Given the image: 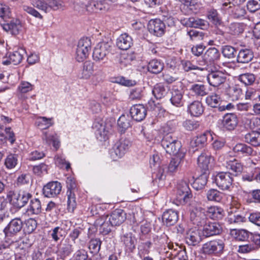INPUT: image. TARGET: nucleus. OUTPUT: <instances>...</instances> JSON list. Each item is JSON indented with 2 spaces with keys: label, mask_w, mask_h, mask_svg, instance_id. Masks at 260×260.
<instances>
[{
  "label": "nucleus",
  "mask_w": 260,
  "mask_h": 260,
  "mask_svg": "<svg viewBox=\"0 0 260 260\" xmlns=\"http://www.w3.org/2000/svg\"><path fill=\"white\" fill-rule=\"evenodd\" d=\"M126 219V213L121 209L115 210L110 215L103 216L97 219L95 224L100 226V230L103 234L106 235L111 231V227L119 226Z\"/></svg>",
  "instance_id": "1"
},
{
  "label": "nucleus",
  "mask_w": 260,
  "mask_h": 260,
  "mask_svg": "<svg viewBox=\"0 0 260 260\" xmlns=\"http://www.w3.org/2000/svg\"><path fill=\"white\" fill-rule=\"evenodd\" d=\"M34 7L45 13L51 10H63L64 5L61 0H30Z\"/></svg>",
  "instance_id": "2"
},
{
  "label": "nucleus",
  "mask_w": 260,
  "mask_h": 260,
  "mask_svg": "<svg viewBox=\"0 0 260 260\" xmlns=\"http://www.w3.org/2000/svg\"><path fill=\"white\" fill-rule=\"evenodd\" d=\"M190 219L193 224L202 226L207 220L205 210L195 201L190 204Z\"/></svg>",
  "instance_id": "3"
},
{
  "label": "nucleus",
  "mask_w": 260,
  "mask_h": 260,
  "mask_svg": "<svg viewBox=\"0 0 260 260\" xmlns=\"http://www.w3.org/2000/svg\"><path fill=\"white\" fill-rule=\"evenodd\" d=\"M91 42L88 38L81 39L78 43L75 59L78 62L83 61L88 56L89 51L91 49Z\"/></svg>",
  "instance_id": "4"
},
{
  "label": "nucleus",
  "mask_w": 260,
  "mask_h": 260,
  "mask_svg": "<svg viewBox=\"0 0 260 260\" xmlns=\"http://www.w3.org/2000/svg\"><path fill=\"white\" fill-rule=\"evenodd\" d=\"M111 50V44L109 42H102L98 43L94 49L92 57L96 62L105 61Z\"/></svg>",
  "instance_id": "5"
},
{
  "label": "nucleus",
  "mask_w": 260,
  "mask_h": 260,
  "mask_svg": "<svg viewBox=\"0 0 260 260\" xmlns=\"http://www.w3.org/2000/svg\"><path fill=\"white\" fill-rule=\"evenodd\" d=\"M224 243L223 240L216 239L204 243L202 247L201 251L205 254H218L223 252Z\"/></svg>",
  "instance_id": "6"
},
{
  "label": "nucleus",
  "mask_w": 260,
  "mask_h": 260,
  "mask_svg": "<svg viewBox=\"0 0 260 260\" xmlns=\"http://www.w3.org/2000/svg\"><path fill=\"white\" fill-rule=\"evenodd\" d=\"M161 145L168 153L172 155H179L181 143L173 138L171 134H167L164 137Z\"/></svg>",
  "instance_id": "7"
},
{
  "label": "nucleus",
  "mask_w": 260,
  "mask_h": 260,
  "mask_svg": "<svg viewBox=\"0 0 260 260\" xmlns=\"http://www.w3.org/2000/svg\"><path fill=\"white\" fill-rule=\"evenodd\" d=\"M131 145V142L127 139H120L114 145L112 150L111 151V157L116 160L121 158L128 150Z\"/></svg>",
  "instance_id": "8"
},
{
  "label": "nucleus",
  "mask_w": 260,
  "mask_h": 260,
  "mask_svg": "<svg viewBox=\"0 0 260 260\" xmlns=\"http://www.w3.org/2000/svg\"><path fill=\"white\" fill-rule=\"evenodd\" d=\"M189 181L186 178L179 182L177 187V199L180 203H186L192 197L189 187Z\"/></svg>",
  "instance_id": "9"
},
{
  "label": "nucleus",
  "mask_w": 260,
  "mask_h": 260,
  "mask_svg": "<svg viewBox=\"0 0 260 260\" xmlns=\"http://www.w3.org/2000/svg\"><path fill=\"white\" fill-rule=\"evenodd\" d=\"M11 196L10 202L17 208L24 207L28 200L31 198V194L25 191H19L18 192H10L9 196Z\"/></svg>",
  "instance_id": "10"
},
{
  "label": "nucleus",
  "mask_w": 260,
  "mask_h": 260,
  "mask_svg": "<svg viewBox=\"0 0 260 260\" xmlns=\"http://www.w3.org/2000/svg\"><path fill=\"white\" fill-rule=\"evenodd\" d=\"M214 181L220 189L227 190L230 189L233 180L230 172H221L216 175Z\"/></svg>",
  "instance_id": "11"
},
{
  "label": "nucleus",
  "mask_w": 260,
  "mask_h": 260,
  "mask_svg": "<svg viewBox=\"0 0 260 260\" xmlns=\"http://www.w3.org/2000/svg\"><path fill=\"white\" fill-rule=\"evenodd\" d=\"M220 57V53L215 47H211L208 49L203 55V60L200 63V65H211L218 60Z\"/></svg>",
  "instance_id": "12"
},
{
  "label": "nucleus",
  "mask_w": 260,
  "mask_h": 260,
  "mask_svg": "<svg viewBox=\"0 0 260 260\" xmlns=\"http://www.w3.org/2000/svg\"><path fill=\"white\" fill-rule=\"evenodd\" d=\"M201 231L194 227L189 229L185 235L186 243L191 246L197 245L202 240Z\"/></svg>",
  "instance_id": "13"
},
{
  "label": "nucleus",
  "mask_w": 260,
  "mask_h": 260,
  "mask_svg": "<svg viewBox=\"0 0 260 260\" xmlns=\"http://www.w3.org/2000/svg\"><path fill=\"white\" fill-rule=\"evenodd\" d=\"M22 221L20 218L12 219L4 230L6 237H12L19 233L22 228Z\"/></svg>",
  "instance_id": "14"
},
{
  "label": "nucleus",
  "mask_w": 260,
  "mask_h": 260,
  "mask_svg": "<svg viewBox=\"0 0 260 260\" xmlns=\"http://www.w3.org/2000/svg\"><path fill=\"white\" fill-rule=\"evenodd\" d=\"M226 75L221 71L212 72L207 76V80L209 84L217 87L225 82Z\"/></svg>",
  "instance_id": "15"
},
{
  "label": "nucleus",
  "mask_w": 260,
  "mask_h": 260,
  "mask_svg": "<svg viewBox=\"0 0 260 260\" xmlns=\"http://www.w3.org/2000/svg\"><path fill=\"white\" fill-rule=\"evenodd\" d=\"M165 25L159 19L150 20L148 24L149 31L156 36H161L165 32Z\"/></svg>",
  "instance_id": "16"
},
{
  "label": "nucleus",
  "mask_w": 260,
  "mask_h": 260,
  "mask_svg": "<svg viewBox=\"0 0 260 260\" xmlns=\"http://www.w3.org/2000/svg\"><path fill=\"white\" fill-rule=\"evenodd\" d=\"M61 190V184L57 181L48 183L43 188V193L48 198H52L59 194Z\"/></svg>",
  "instance_id": "17"
},
{
  "label": "nucleus",
  "mask_w": 260,
  "mask_h": 260,
  "mask_svg": "<svg viewBox=\"0 0 260 260\" xmlns=\"http://www.w3.org/2000/svg\"><path fill=\"white\" fill-rule=\"evenodd\" d=\"M131 116L137 121L143 120L146 117L147 111L143 105L141 104L135 105L130 109Z\"/></svg>",
  "instance_id": "18"
},
{
  "label": "nucleus",
  "mask_w": 260,
  "mask_h": 260,
  "mask_svg": "<svg viewBox=\"0 0 260 260\" xmlns=\"http://www.w3.org/2000/svg\"><path fill=\"white\" fill-rule=\"evenodd\" d=\"M181 23L187 27L204 29L207 26L206 20L196 17L184 18L181 20Z\"/></svg>",
  "instance_id": "19"
},
{
  "label": "nucleus",
  "mask_w": 260,
  "mask_h": 260,
  "mask_svg": "<svg viewBox=\"0 0 260 260\" xmlns=\"http://www.w3.org/2000/svg\"><path fill=\"white\" fill-rule=\"evenodd\" d=\"M203 225V234L206 237L219 234L221 231V226L217 222H206Z\"/></svg>",
  "instance_id": "20"
},
{
  "label": "nucleus",
  "mask_w": 260,
  "mask_h": 260,
  "mask_svg": "<svg viewBox=\"0 0 260 260\" xmlns=\"http://www.w3.org/2000/svg\"><path fill=\"white\" fill-rule=\"evenodd\" d=\"M222 123L223 126L226 129L233 130L238 125V117L234 113L226 114L223 117Z\"/></svg>",
  "instance_id": "21"
},
{
  "label": "nucleus",
  "mask_w": 260,
  "mask_h": 260,
  "mask_svg": "<svg viewBox=\"0 0 260 260\" xmlns=\"http://www.w3.org/2000/svg\"><path fill=\"white\" fill-rule=\"evenodd\" d=\"M24 52V51L20 49L18 51L11 53L9 57L3 61V63L5 65H9L10 64L17 65L19 64L23 58Z\"/></svg>",
  "instance_id": "22"
},
{
  "label": "nucleus",
  "mask_w": 260,
  "mask_h": 260,
  "mask_svg": "<svg viewBox=\"0 0 260 260\" xmlns=\"http://www.w3.org/2000/svg\"><path fill=\"white\" fill-rule=\"evenodd\" d=\"M225 167L232 173H235V175L241 173L243 169V165L239 160L234 158L229 159L228 156H226L225 160Z\"/></svg>",
  "instance_id": "23"
},
{
  "label": "nucleus",
  "mask_w": 260,
  "mask_h": 260,
  "mask_svg": "<svg viewBox=\"0 0 260 260\" xmlns=\"http://www.w3.org/2000/svg\"><path fill=\"white\" fill-rule=\"evenodd\" d=\"M189 91L192 95L198 98L207 95L209 90L206 85L201 83H196L190 86Z\"/></svg>",
  "instance_id": "24"
},
{
  "label": "nucleus",
  "mask_w": 260,
  "mask_h": 260,
  "mask_svg": "<svg viewBox=\"0 0 260 260\" xmlns=\"http://www.w3.org/2000/svg\"><path fill=\"white\" fill-rule=\"evenodd\" d=\"M252 114L247 113L242 117V121L246 126L253 129H260V118L252 116Z\"/></svg>",
  "instance_id": "25"
},
{
  "label": "nucleus",
  "mask_w": 260,
  "mask_h": 260,
  "mask_svg": "<svg viewBox=\"0 0 260 260\" xmlns=\"http://www.w3.org/2000/svg\"><path fill=\"white\" fill-rule=\"evenodd\" d=\"M8 140L11 144H13L15 141V134L11 128L6 127L0 125V142L5 143Z\"/></svg>",
  "instance_id": "26"
},
{
  "label": "nucleus",
  "mask_w": 260,
  "mask_h": 260,
  "mask_svg": "<svg viewBox=\"0 0 260 260\" xmlns=\"http://www.w3.org/2000/svg\"><path fill=\"white\" fill-rule=\"evenodd\" d=\"M132 44V38L126 33L121 34L117 39L116 45L121 50H127Z\"/></svg>",
  "instance_id": "27"
},
{
  "label": "nucleus",
  "mask_w": 260,
  "mask_h": 260,
  "mask_svg": "<svg viewBox=\"0 0 260 260\" xmlns=\"http://www.w3.org/2000/svg\"><path fill=\"white\" fill-rule=\"evenodd\" d=\"M187 111L191 116L198 117L203 113L204 108L201 102L195 101L188 105Z\"/></svg>",
  "instance_id": "28"
},
{
  "label": "nucleus",
  "mask_w": 260,
  "mask_h": 260,
  "mask_svg": "<svg viewBox=\"0 0 260 260\" xmlns=\"http://www.w3.org/2000/svg\"><path fill=\"white\" fill-rule=\"evenodd\" d=\"M43 140L48 144L52 143L53 147L57 150L60 147V142L59 137L56 133L49 134L45 132L43 134Z\"/></svg>",
  "instance_id": "29"
},
{
  "label": "nucleus",
  "mask_w": 260,
  "mask_h": 260,
  "mask_svg": "<svg viewBox=\"0 0 260 260\" xmlns=\"http://www.w3.org/2000/svg\"><path fill=\"white\" fill-rule=\"evenodd\" d=\"M178 213L172 209L166 211L162 215L163 221L168 225L175 224L178 220Z\"/></svg>",
  "instance_id": "30"
},
{
  "label": "nucleus",
  "mask_w": 260,
  "mask_h": 260,
  "mask_svg": "<svg viewBox=\"0 0 260 260\" xmlns=\"http://www.w3.org/2000/svg\"><path fill=\"white\" fill-rule=\"evenodd\" d=\"M21 28L20 20L13 19L10 22L5 24L3 28L7 31H10L13 35L18 34Z\"/></svg>",
  "instance_id": "31"
},
{
  "label": "nucleus",
  "mask_w": 260,
  "mask_h": 260,
  "mask_svg": "<svg viewBox=\"0 0 260 260\" xmlns=\"http://www.w3.org/2000/svg\"><path fill=\"white\" fill-rule=\"evenodd\" d=\"M213 159L208 153H202L198 158V166L203 170L208 169L209 165Z\"/></svg>",
  "instance_id": "32"
},
{
  "label": "nucleus",
  "mask_w": 260,
  "mask_h": 260,
  "mask_svg": "<svg viewBox=\"0 0 260 260\" xmlns=\"http://www.w3.org/2000/svg\"><path fill=\"white\" fill-rule=\"evenodd\" d=\"M208 137H212L209 132H206L203 134L194 137L190 142V145L192 147H202L207 142Z\"/></svg>",
  "instance_id": "33"
},
{
  "label": "nucleus",
  "mask_w": 260,
  "mask_h": 260,
  "mask_svg": "<svg viewBox=\"0 0 260 260\" xmlns=\"http://www.w3.org/2000/svg\"><path fill=\"white\" fill-rule=\"evenodd\" d=\"M253 57L252 52L247 49H241L237 56V61L240 63H246L250 61Z\"/></svg>",
  "instance_id": "34"
},
{
  "label": "nucleus",
  "mask_w": 260,
  "mask_h": 260,
  "mask_svg": "<svg viewBox=\"0 0 260 260\" xmlns=\"http://www.w3.org/2000/svg\"><path fill=\"white\" fill-rule=\"evenodd\" d=\"M207 213L210 218L214 220L222 219L224 214L222 209L215 206L208 207Z\"/></svg>",
  "instance_id": "35"
},
{
  "label": "nucleus",
  "mask_w": 260,
  "mask_h": 260,
  "mask_svg": "<svg viewBox=\"0 0 260 260\" xmlns=\"http://www.w3.org/2000/svg\"><path fill=\"white\" fill-rule=\"evenodd\" d=\"M93 67V62L90 61H85L83 64V70L79 75L80 78L88 79L94 72Z\"/></svg>",
  "instance_id": "36"
},
{
  "label": "nucleus",
  "mask_w": 260,
  "mask_h": 260,
  "mask_svg": "<svg viewBox=\"0 0 260 260\" xmlns=\"http://www.w3.org/2000/svg\"><path fill=\"white\" fill-rule=\"evenodd\" d=\"M41 204L38 199L31 200L30 204L27 209L26 212L28 215L38 214L41 212Z\"/></svg>",
  "instance_id": "37"
},
{
  "label": "nucleus",
  "mask_w": 260,
  "mask_h": 260,
  "mask_svg": "<svg viewBox=\"0 0 260 260\" xmlns=\"http://www.w3.org/2000/svg\"><path fill=\"white\" fill-rule=\"evenodd\" d=\"M233 151L237 155H251L253 152L251 147L243 143L236 144L233 149Z\"/></svg>",
  "instance_id": "38"
},
{
  "label": "nucleus",
  "mask_w": 260,
  "mask_h": 260,
  "mask_svg": "<svg viewBox=\"0 0 260 260\" xmlns=\"http://www.w3.org/2000/svg\"><path fill=\"white\" fill-rule=\"evenodd\" d=\"M131 116L122 115L118 119L117 124L121 132H124L126 129L131 127L132 119Z\"/></svg>",
  "instance_id": "39"
},
{
  "label": "nucleus",
  "mask_w": 260,
  "mask_h": 260,
  "mask_svg": "<svg viewBox=\"0 0 260 260\" xmlns=\"http://www.w3.org/2000/svg\"><path fill=\"white\" fill-rule=\"evenodd\" d=\"M183 92L182 90L178 89H173L172 91V96L170 99L171 103L176 106L181 107L183 106L182 101Z\"/></svg>",
  "instance_id": "40"
},
{
  "label": "nucleus",
  "mask_w": 260,
  "mask_h": 260,
  "mask_svg": "<svg viewBox=\"0 0 260 260\" xmlns=\"http://www.w3.org/2000/svg\"><path fill=\"white\" fill-rule=\"evenodd\" d=\"M245 140L246 142L254 146L260 145V133L253 131L248 133L245 136Z\"/></svg>",
  "instance_id": "41"
},
{
  "label": "nucleus",
  "mask_w": 260,
  "mask_h": 260,
  "mask_svg": "<svg viewBox=\"0 0 260 260\" xmlns=\"http://www.w3.org/2000/svg\"><path fill=\"white\" fill-rule=\"evenodd\" d=\"M206 102L211 107L216 108L221 105L222 100L220 95L213 93L206 98Z\"/></svg>",
  "instance_id": "42"
},
{
  "label": "nucleus",
  "mask_w": 260,
  "mask_h": 260,
  "mask_svg": "<svg viewBox=\"0 0 260 260\" xmlns=\"http://www.w3.org/2000/svg\"><path fill=\"white\" fill-rule=\"evenodd\" d=\"M249 232L245 230L232 229L230 231V235L232 237L238 241H244L249 237Z\"/></svg>",
  "instance_id": "43"
},
{
  "label": "nucleus",
  "mask_w": 260,
  "mask_h": 260,
  "mask_svg": "<svg viewBox=\"0 0 260 260\" xmlns=\"http://www.w3.org/2000/svg\"><path fill=\"white\" fill-rule=\"evenodd\" d=\"M206 197L208 201L219 202L223 198V193L215 189H210L206 192Z\"/></svg>",
  "instance_id": "44"
},
{
  "label": "nucleus",
  "mask_w": 260,
  "mask_h": 260,
  "mask_svg": "<svg viewBox=\"0 0 260 260\" xmlns=\"http://www.w3.org/2000/svg\"><path fill=\"white\" fill-rule=\"evenodd\" d=\"M36 124L40 129H47L53 125V118H48L46 117H40L37 118Z\"/></svg>",
  "instance_id": "45"
},
{
  "label": "nucleus",
  "mask_w": 260,
  "mask_h": 260,
  "mask_svg": "<svg viewBox=\"0 0 260 260\" xmlns=\"http://www.w3.org/2000/svg\"><path fill=\"white\" fill-rule=\"evenodd\" d=\"M164 68V63L157 59L151 60L148 66V71L154 74L160 73Z\"/></svg>",
  "instance_id": "46"
},
{
  "label": "nucleus",
  "mask_w": 260,
  "mask_h": 260,
  "mask_svg": "<svg viewBox=\"0 0 260 260\" xmlns=\"http://www.w3.org/2000/svg\"><path fill=\"white\" fill-rule=\"evenodd\" d=\"M122 241L129 250L132 251L135 248L136 239L132 233L125 234L122 238Z\"/></svg>",
  "instance_id": "47"
},
{
  "label": "nucleus",
  "mask_w": 260,
  "mask_h": 260,
  "mask_svg": "<svg viewBox=\"0 0 260 260\" xmlns=\"http://www.w3.org/2000/svg\"><path fill=\"white\" fill-rule=\"evenodd\" d=\"M168 90L163 85L158 84L154 86L152 93L156 99H161L167 94Z\"/></svg>",
  "instance_id": "48"
},
{
  "label": "nucleus",
  "mask_w": 260,
  "mask_h": 260,
  "mask_svg": "<svg viewBox=\"0 0 260 260\" xmlns=\"http://www.w3.org/2000/svg\"><path fill=\"white\" fill-rule=\"evenodd\" d=\"M67 195L68 210L69 212H73L76 206L75 194L71 189H69L67 192Z\"/></svg>",
  "instance_id": "49"
},
{
  "label": "nucleus",
  "mask_w": 260,
  "mask_h": 260,
  "mask_svg": "<svg viewBox=\"0 0 260 260\" xmlns=\"http://www.w3.org/2000/svg\"><path fill=\"white\" fill-rule=\"evenodd\" d=\"M74 10L80 14H85L86 12L89 13L90 10V6L89 5L86 4L83 2H76L74 4Z\"/></svg>",
  "instance_id": "50"
},
{
  "label": "nucleus",
  "mask_w": 260,
  "mask_h": 260,
  "mask_svg": "<svg viewBox=\"0 0 260 260\" xmlns=\"http://www.w3.org/2000/svg\"><path fill=\"white\" fill-rule=\"evenodd\" d=\"M18 155L15 154L8 155L5 161V165L7 168L9 169L14 168L18 164Z\"/></svg>",
  "instance_id": "51"
},
{
  "label": "nucleus",
  "mask_w": 260,
  "mask_h": 260,
  "mask_svg": "<svg viewBox=\"0 0 260 260\" xmlns=\"http://www.w3.org/2000/svg\"><path fill=\"white\" fill-rule=\"evenodd\" d=\"M230 224H240L246 221V218L238 214H230L227 218Z\"/></svg>",
  "instance_id": "52"
},
{
  "label": "nucleus",
  "mask_w": 260,
  "mask_h": 260,
  "mask_svg": "<svg viewBox=\"0 0 260 260\" xmlns=\"http://www.w3.org/2000/svg\"><path fill=\"white\" fill-rule=\"evenodd\" d=\"M55 164L60 168H65L68 170L70 168V164L67 161L62 155L57 154L54 157Z\"/></svg>",
  "instance_id": "53"
},
{
  "label": "nucleus",
  "mask_w": 260,
  "mask_h": 260,
  "mask_svg": "<svg viewBox=\"0 0 260 260\" xmlns=\"http://www.w3.org/2000/svg\"><path fill=\"white\" fill-rule=\"evenodd\" d=\"M207 179L205 175H201L196 179L192 183V187L196 190L202 189L206 184Z\"/></svg>",
  "instance_id": "54"
},
{
  "label": "nucleus",
  "mask_w": 260,
  "mask_h": 260,
  "mask_svg": "<svg viewBox=\"0 0 260 260\" xmlns=\"http://www.w3.org/2000/svg\"><path fill=\"white\" fill-rule=\"evenodd\" d=\"M89 6H90L91 11H89V13H97L106 8L105 5L101 1H92L89 4Z\"/></svg>",
  "instance_id": "55"
},
{
  "label": "nucleus",
  "mask_w": 260,
  "mask_h": 260,
  "mask_svg": "<svg viewBox=\"0 0 260 260\" xmlns=\"http://www.w3.org/2000/svg\"><path fill=\"white\" fill-rule=\"evenodd\" d=\"M48 166L44 163L40 164L33 167V172L38 176H43L48 173Z\"/></svg>",
  "instance_id": "56"
},
{
  "label": "nucleus",
  "mask_w": 260,
  "mask_h": 260,
  "mask_svg": "<svg viewBox=\"0 0 260 260\" xmlns=\"http://www.w3.org/2000/svg\"><path fill=\"white\" fill-rule=\"evenodd\" d=\"M200 124L198 121L191 119H187L182 123L183 127L187 131H193L199 127Z\"/></svg>",
  "instance_id": "57"
},
{
  "label": "nucleus",
  "mask_w": 260,
  "mask_h": 260,
  "mask_svg": "<svg viewBox=\"0 0 260 260\" xmlns=\"http://www.w3.org/2000/svg\"><path fill=\"white\" fill-rule=\"evenodd\" d=\"M239 80L245 85H251L255 81V76L253 74L245 73L241 75L239 77Z\"/></svg>",
  "instance_id": "58"
},
{
  "label": "nucleus",
  "mask_w": 260,
  "mask_h": 260,
  "mask_svg": "<svg viewBox=\"0 0 260 260\" xmlns=\"http://www.w3.org/2000/svg\"><path fill=\"white\" fill-rule=\"evenodd\" d=\"M229 31L233 35H238L243 31L244 28L242 24L239 23H231L229 28Z\"/></svg>",
  "instance_id": "59"
},
{
  "label": "nucleus",
  "mask_w": 260,
  "mask_h": 260,
  "mask_svg": "<svg viewBox=\"0 0 260 260\" xmlns=\"http://www.w3.org/2000/svg\"><path fill=\"white\" fill-rule=\"evenodd\" d=\"M101 241L99 239H92L89 243V248L91 250L92 253H98L100 249L101 246Z\"/></svg>",
  "instance_id": "60"
},
{
  "label": "nucleus",
  "mask_w": 260,
  "mask_h": 260,
  "mask_svg": "<svg viewBox=\"0 0 260 260\" xmlns=\"http://www.w3.org/2000/svg\"><path fill=\"white\" fill-rule=\"evenodd\" d=\"M22 9L25 12L36 18L42 19L43 18V16L38 11L31 7L24 5L22 6Z\"/></svg>",
  "instance_id": "61"
},
{
  "label": "nucleus",
  "mask_w": 260,
  "mask_h": 260,
  "mask_svg": "<svg viewBox=\"0 0 260 260\" xmlns=\"http://www.w3.org/2000/svg\"><path fill=\"white\" fill-rule=\"evenodd\" d=\"M65 229L62 224L53 229L51 234L52 239L55 241H57L62 236V232Z\"/></svg>",
  "instance_id": "62"
},
{
  "label": "nucleus",
  "mask_w": 260,
  "mask_h": 260,
  "mask_svg": "<svg viewBox=\"0 0 260 260\" xmlns=\"http://www.w3.org/2000/svg\"><path fill=\"white\" fill-rule=\"evenodd\" d=\"M222 53L225 57L231 59L235 56V49L231 46L226 45L222 48Z\"/></svg>",
  "instance_id": "63"
},
{
  "label": "nucleus",
  "mask_w": 260,
  "mask_h": 260,
  "mask_svg": "<svg viewBox=\"0 0 260 260\" xmlns=\"http://www.w3.org/2000/svg\"><path fill=\"white\" fill-rule=\"evenodd\" d=\"M37 221L33 218H29L25 222V230L26 233H31L36 229Z\"/></svg>",
  "instance_id": "64"
}]
</instances>
